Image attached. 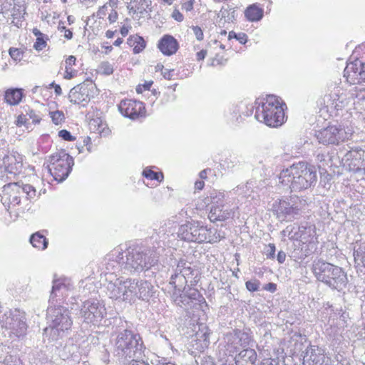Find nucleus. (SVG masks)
Here are the masks:
<instances>
[{
    "label": "nucleus",
    "mask_w": 365,
    "mask_h": 365,
    "mask_svg": "<svg viewBox=\"0 0 365 365\" xmlns=\"http://www.w3.org/2000/svg\"><path fill=\"white\" fill-rule=\"evenodd\" d=\"M279 182L291 191L307 189L317 182V175L314 166L304 162L293 164L279 174Z\"/></svg>",
    "instance_id": "1"
},
{
    "label": "nucleus",
    "mask_w": 365,
    "mask_h": 365,
    "mask_svg": "<svg viewBox=\"0 0 365 365\" xmlns=\"http://www.w3.org/2000/svg\"><path fill=\"white\" fill-rule=\"evenodd\" d=\"M113 353L119 359H141L143 355V346L141 337L131 330L120 328L111 336Z\"/></svg>",
    "instance_id": "2"
},
{
    "label": "nucleus",
    "mask_w": 365,
    "mask_h": 365,
    "mask_svg": "<svg viewBox=\"0 0 365 365\" xmlns=\"http://www.w3.org/2000/svg\"><path fill=\"white\" fill-rule=\"evenodd\" d=\"M312 270L319 282L331 289L341 292L346 287L347 274L341 267L318 259L313 262Z\"/></svg>",
    "instance_id": "3"
},
{
    "label": "nucleus",
    "mask_w": 365,
    "mask_h": 365,
    "mask_svg": "<svg viewBox=\"0 0 365 365\" xmlns=\"http://www.w3.org/2000/svg\"><path fill=\"white\" fill-rule=\"evenodd\" d=\"M117 262L121 268L130 272H140L154 266L158 260L156 252L140 249H127L117 256Z\"/></svg>",
    "instance_id": "4"
},
{
    "label": "nucleus",
    "mask_w": 365,
    "mask_h": 365,
    "mask_svg": "<svg viewBox=\"0 0 365 365\" xmlns=\"http://www.w3.org/2000/svg\"><path fill=\"white\" fill-rule=\"evenodd\" d=\"M47 317L50 324L44 329V334L52 341L63 337L73 324L69 310L60 305L53 306V304H50L47 309Z\"/></svg>",
    "instance_id": "5"
},
{
    "label": "nucleus",
    "mask_w": 365,
    "mask_h": 365,
    "mask_svg": "<svg viewBox=\"0 0 365 365\" xmlns=\"http://www.w3.org/2000/svg\"><path fill=\"white\" fill-rule=\"evenodd\" d=\"M285 104L275 96H268L261 106L256 108L255 118L269 127H278L284 123Z\"/></svg>",
    "instance_id": "6"
},
{
    "label": "nucleus",
    "mask_w": 365,
    "mask_h": 365,
    "mask_svg": "<svg viewBox=\"0 0 365 365\" xmlns=\"http://www.w3.org/2000/svg\"><path fill=\"white\" fill-rule=\"evenodd\" d=\"M178 235L185 241L197 243H215L221 239L220 234L215 230L207 228L196 221L188 222L180 225Z\"/></svg>",
    "instance_id": "7"
},
{
    "label": "nucleus",
    "mask_w": 365,
    "mask_h": 365,
    "mask_svg": "<svg viewBox=\"0 0 365 365\" xmlns=\"http://www.w3.org/2000/svg\"><path fill=\"white\" fill-rule=\"evenodd\" d=\"M0 324L11 339H21L26 334L28 324L26 313L20 309H16L4 313Z\"/></svg>",
    "instance_id": "8"
},
{
    "label": "nucleus",
    "mask_w": 365,
    "mask_h": 365,
    "mask_svg": "<svg viewBox=\"0 0 365 365\" xmlns=\"http://www.w3.org/2000/svg\"><path fill=\"white\" fill-rule=\"evenodd\" d=\"M3 204L19 205L21 202V195H25L27 200H31L37 197L36 190L29 184H24L22 182L9 183L2 187Z\"/></svg>",
    "instance_id": "9"
},
{
    "label": "nucleus",
    "mask_w": 365,
    "mask_h": 365,
    "mask_svg": "<svg viewBox=\"0 0 365 365\" xmlns=\"http://www.w3.org/2000/svg\"><path fill=\"white\" fill-rule=\"evenodd\" d=\"M50 165L48 171L55 180L61 182L69 175L74 165L73 159L65 150L58 151L49 157Z\"/></svg>",
    "instance_id": "10"
},
{
    "label": "nucleus",
    "mask_w": 365,
    "mask_h": 365,
    "mask_svg": "<svg viewBox=\"0 0 365 365\" xmlns=\"http://www.w3.org/2000/svg\"><path fill=\"white\" fill-rule=\"evenodd\" d=\"M134 284L131 279L116 278L106 285V293L110 299L123 302H131Z\"/></svg>",
    "instance_id": "11"
},
{
    "label": "nucleus",
    "mask_w": 365,
    "mask_h": 365,
    "mask_svg": "<svg viewBox=\"0 0 365 365\" xmlns=\"http://www.w3.org/2000/svg\"><path fill=\"white\" fill-rule=\"evenodd\" d=\"M106 315L105 305L97 299L83 302L80 310V317L86 324L97 325Z\"/></svg>",
    "instance_id": "12"
},
{
    "label": "nucleus",
    "mask_w": 365,
    "mask_h": 365,
    "mask_svg": "<svg viewBox=\"0 0 365 365\" xmlns=\"http://www.w3.org/2000/svg\"><path fill=\"white\" fill-rule=\"evenodd\" d=\"M344 166L349 171L363 178L365 175V151L361 148H354L348 151L342 158Z\"/></svg>",
    "instance_id": "13"
},
{
    "label": "nucleus",
    "mask_w": 365,
    "mask_h": 365,
    "mask_svg": "<svg viewBox=\"0 0 365 365\" xmlns=\"http://www.w3.org/2000/svg\"><path fill=\"white\" fill-rule=\"evenodd\" d=\"M315 136L324 145H336L349 138V134L341 125H329L316 131Z\"/></svg>",
    "instance_id": "14"
},
{
    "label": "nucleus",
    "mask_w": 365,
    "mask_h": 365,
    "mask_svg": "<svg viewBox=\"0 0 365 365\" xmlns=\"http://www.w3.org/2000/svg\"><path fill=\"white\" fill-rule=\"evenodd\" d=\"M118 110L123 116L130 119L145 116V112L142 102L131 99L121 101L118 105Z\"/></svg>",
    "instance_id": "15"
},
{
    "label": "nucleus",
    "mask_w": 365,
    "mask_h": 365,
    "mask_svg": "<svg viewBox=\"0 0 365 365\" xmlns=\"http://www.w3.org/2000/svg\"><path fill=\"white\" fill-rule=\"evenodd\" d=\"M93 87L92 82H83L74 86L69 92L70 102L74 104L83 103L84 106L91 100V88Z\"/></svg>",
    "instance_id": "16"
},
{
    "label": "nucleus",
    "mask_w": 365,
    "mask_h": 365,
    "mask_svg": "<svg viewBox=\"0 0 365 365\" xmlns=\"http://www.w3.org/2000/svg\"><path fill=\"white\" fill-rule=\"evenodd\" d=\"M304 364L308 365H331V359L326 356L324 351L314 346H309L302 354Z\"/></svg>",
    "instance_id": "17"
},
{
    "label": "nucleus",
    "mask_w": 365,
    "mask_h": 365,
    "mask_svg": "<svg viewBox=\"0 0 365 365\" xmlns=\"http://www.w3.org/2000/svg\"><path fill=\"white\" fill-rule=\"evenodd\" d=\"M317 249V239L312 237L309 241L302 240L294 244V249L292 252V257L294 260H302L313 254Z\"/></svg>",
    "instance_id": "18"
},
{
    "label": "nucleus",
    "mask_w": 365,
    "mask_h": 365,
    "mask_svg": "<svg viewBox=\"0 0 365 365\" xmlns=\"http://www.w3.org/2000/svg\"><path fill=\"white\" fill-rule=\"evenodd\" d=\"M210 330L204 324L199 326V330L196 331L194 338L190 341L192 349L198 351L203 352L210 344Z\"/></svg>",
    "instance_id": "19"
},
{
    "label": "nucleus",
    "mask_w": 365,
    "mask_h": 365,
    "mask_svg": "<svg viewBox=\"0 0 365 365\" xmlns=\"http://www.w3.org/2000/svg\"><path fill=\"white\" fill-rule=\"evenodd\" d=\"M134 284L133 294H132V301L135 299L148 300L152 296V284L148 281L131 279Z\"/></svg>",
    "instance_id": "20"
},
{
    "label": "nucleus",
    "mask_w": 365,
    "mask_h": 365,
    "mask_svg": "<svg viewBox=\"0 0 365 365\" xmlns=\"http://www.w3.org/2000/svg\"><path fill=\"white\" fill-rule=\"evenodd\" d=\"M73 289L71 279L67 278L54 279L52 290L50 295L49 304H53V299L57 297H65L67 292Z\"/></svg>",
    "instance_id": "21"
},
{
    "label": "nucleus",
    "mask_w": 365,
    "mask_h": 365,
    "mask_svg": "<svg viewBox=\"0 0 365 365\" xmlns=\"http://www.w3.org/2000/svg\"><path fill=\"white\" fill-rule=\"evenodd\" d=\"M2 160L4 170L9 173L16 174L22 168L23 158L16 152L5 155Z\"/></svg>",
    "instance_id": "22"
},
{
    "label": "nucleus",
    "mask_w": 365,
    "mask_h": 365,
    "mask_svg": "<svg viewBox=\"0 0 365 365\" xmlns=\"http://www.w3.org/2000/svg\"><path fill=\"white\" fill-rule=\"evenodd\" d=\"M234 213L232 209L226 207L225 205H212L208 217L213 222H222L233 217Z\"/></svg>",
    "instance_id": "23"
},
{
    "label": "nucleus",
    "mask_w": 365,
    "mask_h": 365,
    "mask_svg": "<svg viewBox=\"0 0 365 365\" xmlns=\"http://www.w3.org/2000/svg\"><path fill=\"white\" fill-rule=\"evenodd\" d=\"M158 48L165 56H171L178 49L177 40L170 35H164L158 43Z\"/></svg>",
    "instance_id": "24"
},
{
    "label": "nucleus",
    "mask_w": 365,
    "mask_h": 365,
    "mask_svg": "<svg viewBox=\"0 0 365 365\" xmlns=\"http://www.w3.org/2000/svg\"><path fill=\"white\" fill-rule=\"evenodd\" d=\"M257 354L253 349H245L235 357L236 365H256Z\"/></svg>",
    "instance_id": "25"
},
{
    "label": "nucleus",
    "mask_w": 365,
    "mask_h": 365,
    "mask_svg": "<svg viewBox=\"0 0 365 365\" xmlns=\"http://www.w3.org/2000/svg\"><path fill=\"white\" fill-rule=\"evenodd\" d=\"M299 208L294 204L285 200H280L278 205L275 207V210L278 217H284L293 218L299 214Z\"/></svg>",
    "instance_id": "26"
},
{
    "label": "nucleus",
    "mask_w": 365,
    "mask_h": 365,
    "mask_svg": "<svg viewBox=\"0 0 365 365\" xmlns=\"http://www.w3.org/2000/svg\"><path fill=\"white\" fill-rule=\"evenodd\" d=\"M349 98L347 92L341 88H335L330 94V100L332 101V105L337 110L341 109L348 105Z\"/></svg>",
    "instance_id": "27"
},
{
    "label": "nucleus",
    "mask_w": 365,
    "mask_h": 365,
    "mask_svg": "<svg viewBox=\"0 0 365 365\" xmlns=\"http://www.w3.org/2000/svg\"><path fill=\"white\" fill-rule=\"evenodd\" d=\"M362 62L356 60L354 62L349 63L344 69V76L347 77V79L353 81L355 83V80L358 82L361 81V68Z\"/></svg>",
    "instance_id": "28"
},
{
    "label": "nucleus",
    "mask_w": 365,
    "mask_h": 365,
    "mask_svg": "<svg viewBox=\"0 0 365 365\" xmlns=\"http://www.w3.org/2000/svg\"><path fill=\"white\" fill-rule=\"evenodd\" d=\"M355 267L357 272L365 274V245L361 244L354 250Z\"/></svg>",
    "instance_id": "29"
},
{
    "label": "nucleus",
    "mask_w": 365,
    "mask_h": 365,
    "mask_svg": "<svg viewBox=\"0 0 365 365\" xmlns=\"http://www.w3.org/2000/svg\"><path fill=\"white\" fill-rule=\"evenodd\" d=\"M187 282V279L180 274V272H178L176 271H175V273L171 275L170 280V284L173 286L175 291L179 292H184Z\"/></svg>",
    "instance_id": "30"
},
{
    "label": "nucleus",
    "mask_w": 365,
    "mask_h": 365,
    "mask_svg": "<svg viewBox=\"0 0 365 365\" xmlns=\"http://www.w3.org/2000/svg\"><path fill=\"white\" fill-rule=\"evenodd\" d=\"M22 98V90L19 88H10L5 92L4 99L11 106L18 105Z\"/></svg>",
    "instance_id": "31"
},
{
    "label": "nucleus",
    "mask_w": 365,
    "mask_h": 365,
    "mask_svg": "<svg viewBox=\"0 0 365 365\" xmlns=\"http://www.w3.org/2000/svg\"><path fill=\"white\" fill-rule=\"evenodd\" d=\"M175 271L180 272V274L187 278V280H189L190 277L193 276L195 272H196V271L191 267L190 263H188L182 259H180L178 262L177 267Z\"/></svg>",
    "instance_id": "32"
},
{
    "label": "nucleus",
    "mask_w": 365,
    "mask_h": 365,
    "mask_svg": "<svg viewBox=\"0 0 365 365\" xmlns=\"http://www.w3.org/2000/svg\"><path fill=\"white\" fill-rule=\"evenodd\" d=\"M245 16L250 21H257L263 16V11L255 5H251L245 10Z\"/></svg>",
    "instance_id": "33"
},
{
    "label": "nucleus",
    "mask_w": 365,
    "mask_h": 365,
    "mask_svg": "<svg viewBox=\"0 0 365 365\" xmlns=\"http://www.w3.org/2000/svg\"><path fill=\"white\" fill-rule=\"evenodd\" d=\"M30 242L34 247L42 250L46 249L48 244L47 239L38 232L31 236Z\"/></svg>",
    "instance_id": "34"
},
{
    "label": "nucleus",
    "mask_w": 365,
    "mask_h": 365,
    "mask_svg": "<svg viewBox=\"0 0 365 365\" xmlns=\"http://www.w3.org/2000/svg\"><path fill=\"white\" fill-rule=\"evenodd\" d=\"M26 14L25 8H21V6H19L16 8L14 6L12 10V21L11 24H14L17 28H20L22 26V22L24 20V14Z\"/></svg>",
    "instance_id": "35"
},
{
    "label": "nucleus",
    "mask_w": 365,
    "mask_h": 365,
    "mask_svg": "<svg viewBox=\"0 0 365 365\" xmlns=\"http://www.w3.org/2000/svg\"><path fill=\"white\" fill-rule=\"evenodd\" d=\"M76 57L74 56H69L66 59V71L64 74V78L66 79H71L73 78L77 71L72 69V66L75 64L76 63Z\"/></svg>",
    "instance_id": "36"
},
{
    "label": "nucleus",
    "mask_w": 365,
    "mask_h": 365,
    "mask_svg": "<svg viewBox=\"0 0 365 365\" xmlns=\"http://www.w3.org/2000/svg\"><path fill=\"white\" fill-rule=\"evenodd\" d=\"M174 302L177 305L181 307H185L186 309L197 304V303H193L187 294L184 292L180 293L178 297L175 298Z\"/></svg>",
    "instance_id": "37"
},
{
    "label": "nucleus",
    "mask_w": 365,
    "mask_h": 365,
    "mask_svg": "<svg viewBox=\"0 0 365 365\" xmlns=\"http://www.w3.org/2000/svg\"><path fill=\"white\" fill-rule=\"evenodd\" d=\"M207 198L212 205H224L225 194L217 190H212Z\"/></svg>",
    "instance_id": "38"
},
{
    "label": "nucleus",
    "mask_w": 365,
    "mask_h": 365,
    "mask_svg": "<svg viewBox=\"0 0 365 365\" xmlns=\"http://www.w3.org/2000/svg\"><path fill=\"white\" fill-rule=\"evenodd\" d=\"M131 2L136 4L137 9H135V11H139V14H140L148 12V10L151 11V0H131Z\"/></svg>",
    "instance_id": "39"
},
{
    "label": "nucleus",
    "mask_w": 365,
    "mask_h": 365,
    "mask_svg": "<svg viewBox=\"0 0 365 365\" xmlns=\"http://www.w3.org/2000/svg\"><path fill=\"white\" fill-rule=\"evenodd\" d=\"M49 115L51 118L52 122L55 125H60L63 122H64L65 116L63 111L61 110H55V111H50Z\"/></svg>",
    "instance_id": "40"
},
{
    "label": "nucleus",
    "mask_w": 365,
    "mask_h": 365,
    "mask_svg": "<svg viewBox=\"0 0 365 365\" xmlns=\"http://www.w3.org/2000/svg\"><path fill=\"white\" fill-rule=\"evenodd\" d=\"M143 175L144 177H145L148 179L155 180H158V181H161L162 179L163 178V175L162 173H155V172H154V171H153V170H151L150 169H148V168H145L143 170Z\"/></svg>",
    "instance_id": "41"
},
{
    "label": "nucleus",
    "mask_w": 365,
    "mask_h": 365,
    "mask_svg": "<svg viewBox=\"0 0 365 365\" xmlns=\"http://www.w3.org/2000/svg\"><path fill=\"white\" fill-rule=\"evenodd\" d=\"M135 39L137 42L133 48V53H139L145 48L146 43L143 37L138 35L135 36Z\"/></svg>",
    "instance_id": "42"
},
{
    "label": "nucleus",
    "mask_w": 365,
    "mask_h": 365,
    "mask_svg": "<svg viewBox=\"0 0 365 365\" xmlns=\"http://www.w3.org/2000/svg\"><path fill=\"white\" fill-rule=\"evenodd\" d=\"M99 71L104 75H110L113 72V66L108 61H103L99 67Z\"/></svg>",
    "instance_id": "43"
},
{
    "label": "nucleus",
    "mask_w": 365,
    "mask_h": 365,
    "mask_svg": "<svg viewBox=\"0 0 365 365\" xmlns=\"http://www.w3.org/2000/svg\"><path fill=\"white\" fill-rule=\"evenodd\" d=\"M187 294L190 298V299L193 302V303L197 304V302L204 301L203 297L201 296L200 292L195 289H190V292Z\"/></svg>",
    "instance_id": "44"
},
{
    "label": "nucleus",
    "mask_w": 365,
    "mask_h": 365,
    "mask_svg": "<svg viewBox=\"0 0 365 365\" xmlns=\"http://www.w3.org/2000/svg\"><path fill=\"white\" fill-rule=\"evenodd\" d=\"M228 38H236L240 43H245L247 42V36L244 33L236 34L234 31H230L229 33Z\"/></svg>",
    "instance_id": "45"
},
{
    "label": "nucleus",
    "mask_w": 365,
    "mask_h": 365,
    "mask_svg": "<svg viewBox=\"0 0 365 365\" xmlns=\"http://www.w3.org/2000/svg\"><path fill=\"white\" fill-rule=\"evenodd\" d=\"M245 285L250 292H256L259 290L260 282L257 279H252L246 282Z\"/></svg>",
    "instance_id": "46"
},
{
    "label": "nucleus",
    "mask_w": 365,
    "mask_h": 365,
    "mask_svg": "<svg viewBox=\"0 0 365 365\" xmlns=\"http://www.w3.org/2000/svg\"><path fill=\"white\" fill-rule=\"evenodd\" d=\"M9 55L14 61H20L23 56V51L17 48H10L9 51Z\"/></svg>",
    "instance_id": "47"
},
{
    "label": "nucleus",
    "mask_w": 365,
    "mask_h": 365,
    "mask_svg": "<svg viewBox=\"0 0 365 365\" xmlns=\"http://www.w3.org/2000/svg\"><path fill=\"white\" fill-rule=\"evenodd\" d=\"M276 247L272 243H269L265 248L264 253L268 259H274L275 256Z\"/></svg>",
    "instance_id": "48"
},
{
    "label": "nucleus",
    "mask_w": 365,
    "mask_h": 365,
    "mask_svg": "<svg viewBox=\"0 0 365 365\" xmlns=\"http://www.w3.org/2000/svg\"><path fill=\"white\" fill-rule=\"evenodd\" d=\"M46 46V41L43 38V36L36 38V41L34 43V48L36 51H41Z\"/></svg>",
    "instance_id": "49"
},
{
    "label": "nucleus",
    "mask_w": 365,
    "mask_h": 365,
    "mask_svg": "<svg viewBox=\"0 0 365 365\" xmlns=\"http://www.w3.org/2000/svg\"><path fill=\"white\" fill-rule=\"evenodd\" d=\"M91 138L88 136L84 137L83 138V145L78 147L79 153H81L83 151L84 146H86V149L88 152H91Z\"/></svg>",
    "instance_id": "50"
},
{
    "label": "nucleus",
    "mask_w": 365,
    "mask_h": 365,
    "mask_svg": "<svg viewBox=\"0 0 365 365\" xmlns=\"http://www.w3.org/2000/svg\"><path fill=\"white\" fill-rule=\"evenodd\" d=\"M1 365H21L19 360L14 359L12 356H7L4 361H1Z\"/></svg>",
    "instance_id": "51"
},
{
    "label": "nucleus",
    "mask_w": 365,
    "mask_h": 365,
    "mask_svg": "<svg viewBox=\"0 0 365 365\" xmlns=\"http://www.w3.org/2000/svg\"><path fill=\"white\" fill-rule=\"evenodd\" d=\"M58 136L67 141H72L75 139L71 133L66 130H61L58 132Z\"/></svg>",
    "instance_id": "52"
},
{
    "label": "nucleus",
    "mask_w": 365,
    "mask_h": 365,
    "mask_svg": "<svg viewBox=\"0 0 365 365\" xmlns=\"http://www.w3.org/2000/svg\"><path fill=\"white\" fill-rule=\"evenodd\" d=\"M327 155L324 153H318L317 155V161L319 163V167L322 168L325 166L327 164Z\"/></svg>",
    "instance_id": "53"
},
{
    "label": "nucleus",
    "mask_w": 365,
    "mask_h": 365,
    "mask_svg": "<svg viewBox=\"0 0 365 365\" xmlns=\"http://www.w3.org/2000/svg\"><path fill=\"white\" fill-rule=\"evenodd\" d=\"M58 30L61 32H64V37L67 39H71L73 37V33L71 30L67 29L66 26H64L63 24L61 25V23L60 22L58 26Z\"/></svg>",
    "instance_id": "54"
},
{
    "label": "nucleus",
    "mask_w": 365,
    "mask_h": 365,
    "mask_svg": "<svg viewBox=\"0 0 365 365\" xmlns=\"http://www.w3.org/2000/svg\"><path fill=\"white\" fill-rule=\"evenodd\" d=\"M191 29H192L196 38L198 41H202L203 39L204 35H203V32H202V30L201 29V28L197 26H193L191 27Z\"/></svg>",
    "instance_id": "55"
},
{
    "label": "nucleus",
    "mask_w": 365,
    "mask_h": 365,
    "mask_svg": "<svg viewBox=\"0 0 365 365\" xmlns=\"http://www.w3.org/2000/svg\"><path fill=\"white\" fill-rule=\"evenodd\" d=\"M195 0H189L182 5V9L185 10L186 11H190L193 9V4H194Z\"/></svg>",
    "instance_id": "56"
},
{
    "label": "nucleus",
    "mask_w": 365,
    "mask_h": 365,
    "mask_svg": "<svg viewBox=\"0 0 365 365\" xmlns=\"http://www.w3.org/2000/svg\"><path fill=\"white\" fill-rule=\"evenodd\" d=\"M106 11H107V5L105 4L101 8H99L98 11L96 13V16L98 19H103L106 15Z\"/></svg>",
    "instance_id": "57"
},
{
    "label": "nucleus",
    "mask_w": 365,
    "mask_h": 365,
    "mask_svg": "<svg viewBox=\"0 0 365 365\" xmlns=\"http://www.w3.org/2000/svg\"><path fill=\"white\" fill-rule=\"evenodd\" d=\"M28 115H29V118L32 119L34 123H37L40 122L41 118L36 113L34 110H30Z\"/></svg>",
    "instance_id": "58"
},
{
    "label": "nucleus",
    "mask_w": 365,
    "mask_h": 365,
    "mask_svg": "<svg viewBox=\"0 0 365 365\" xmlns=\"http://www.w3.org/2000/svg\"><path fill=\"white\" fill-rule=\"evenodd\" d=\"M264 289L273 293L277 290V284L273 282H269L264 285Z\"/></svg>",
    "instance_id": "59"
},
{
    "label": "nucleus",
    "mask_w": 365,
    "mask_h": 365,
    "mask_svg": "<svg viewBox=\"0 0 365 365\" xmlns=\"http://www.w3.org/2000/svg\"><path fill=\"white\" fill-rule=\"evenodd\" d=\"M172 16L175 20L179 22H181L183 20L182 14L177 9L174 10Z\"/></svg>",
    "instance_id": "60"
},
{
    "label": "nucleus",
    "mask_w": 365,
    "mask_h": 365,
    "mask_svg": "<svg viewBox=\"0 0 365 365\" xmlns=\"http://www.w3.org/2000/svg\"><path fill=\"white\" fill-rule=\"evenodd\" d=\"M130 359L131 361L128 365H148V364H145L143 360H140V359L132 358Z\"/></svg>",
    "instance_id": "61"
},
{
    "label": "nucleus",
    "mask_w": 365,
    "mask_h": 365,
    "mask_svg": "<svg viewBox=\"0 0 365 365\" xmlns=\"http://www.w3.org/2000/svg\"><path fill=\"white\" fill-rule=\"evenodd\" d=\"M118 19V13L116 11L113 10L108 16V20L110 24L114 23Z\"/></svg>",
    "instance_id": "62"
},
{
    "label": "nucleus",
    "mask_w": 365,
    "mask_h": 365,
    "mask_svg": "<svg viewBox=\"0 0 365 365\" xmlns=\"http://www.w3.org/2000/svg\"><path fill=\"white\" fill-rule=\"evenodd\" d=\"M277 259L279 263H284L286 259V253L283 251H279L277 254Z\"/></svg>",
    "instance_id": "63"
},
{
    "label": "nucleus",
    "mask_w": 365,
    "mask_h": 365,
    "mask_svg": "<svg viewBox=\"0 0 365 365\" xmlns=\"http://www.w3.org/2000/svg\"><path fill=\"white\" fill-rule=\"evenodd\" d=\"M207 55V51L206 50H201L200 51L197 53V60L201 61L203 60Z\"/></svg>",
    "instance_id": "64"
}]
</instances>
